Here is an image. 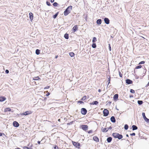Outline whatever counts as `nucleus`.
<instances>
[{
    "label": "nucleus",
    "mask_w": 149,
    "mask_h": 149,
    "mask_svg": "<svg viewBox=\"0 0 149 149\" xmlns=\"http://www.w3.org/2000/svg\"><path fill=\"white\" fill-rule=\"evenodd\" d=\"M145 61H141L139 62V65L143 64L145 63Z\"/></svg>",
    "instance_id": "58836bf2"
},
{
    "label": "nucleus",
    "mask_w": 149,
    "mask_h": 149,
    "mask_svg": "<svg viewBox=\"0 0 149 149\" xmlns=\"http://www.w3.org/2000/svg\"><path fill=\"white\" fill-rule=\"evenodd\" d=\"M87 112V110L86 108H83L81 109V113L82 115H86V114Z\"/></svg>",
    "instance_id": "6e6552de"
},
{
    "label": "nucleus",
    "mask_w": 149,
    "mask_h": 149,
    "mask_svg": "<svg viewBox=\"0 0 149 149\" xmlns=\"http://www.w3.org/2000/svg\"><path fill=\"white\" fill-rule=\"evenodd\" d=\"M74 122V121H72L70 122V123H67V125L68 126L70 125H72L73 123Z\"/></svg>",
    "instance_id": "72a5a7b5"
},
{
    "label": "nucleus",
    "mask_w": 149,
    "mask_h": 149,
    "mask_svg": "<svg viewBox=\"0 0 149 149\" xmlns=\"http://www.w3.org/2000/svg\"><path fill=\"white\" fill-rule=\"evenodd\" d=\"M111 81V77H110L108 78V81L110 82Z\"/></svg>",
    "instance_id": "603ef678"
},
{
    "label": "nucleus",
    "mask_w": 149,
    "mask_h": 149,
    "mask_svg": "<svg viewBox=\"0 0 149 149\" xmlns=\"http://www.w3.org/2000/svg\"><path fill=\"white\" fill-rule=\"evenodd\" d=\"M37 143L38 144H39L40 143V141H38Z\"/></svg>",
    "instance_id": "680f3d73"
},
{
    "label": "nucleus",
    "mask_w": 149,
    "mask_h": 149,
    "mask_svg": "<svg viewBox=\"0 0 149 149\" xmlns=\"http://www.w3.org/2000/svg\"><path fill=\"white\" fill-rule=\"evenodd\" d=\"M72 8V6H68L65 10L64 12V15L65 16H67L68 15L71 11Z\"/></svg>",
    "instance_id": "f257e3e1"
},
{
    "label": "nucleus",
    "mask_w": 149,
    "mask_h": 149,
    "mask_svg": "<svg viewBox=\"0 0 149 149\" xmlns=\"http://www.w3.org/2000/svg\"><path fill=\"white\" fill-rule=\"evenodd\" d=\"M29 17L30 20L32 22L33 19V15L32 13L30 12L29 14Z\"/></svg>",
    "instance_id": "1a4fd4ad"
},
{
    "label": "nucleus",
    "mask_w": 149,
    "mask_h": 149,
    "mask_svg": "<svg viewBox=\"0 0 149 149\" xmlns=\"http://www.w3.org/2000/svg\"><path fill=\"white\" fill-rule=\"evenodd\" d=\"M47 97H45V98H44V99L43 100V101H44V102H45L46 100H47Z\"/></svg>",
    "instance_id": "5fc2aeb1"
},
{
    "label": "nucleus",
    "mask_w": 149,
    "mask_h": 149,
    "mask_svg": "<svg viewBox=\"0 0 149 149\" xmlns=\"http://www.w3.org/2000/svg\"><path fill=\"white\" fill-rule=\"evenodd\" d=\"M112 136L114 138H118L119 139H120L123 137V135L122 134L116 133H113Z\"/></svg>",
    "instance_id": "f03ea898"
},
{
    "label": "nucleus",
    "mask_w": 149,
    "mask_h": 149,
    "mask_svg": "<svg viewBox=\"0 0 149 149\" xmlns=\"http://www.w3.org/2000/svg\"><path fill=\"white\" fill-rule=\"evenodd\" d=\"M50 1L51 3H52L54 2V0H50Z\"/></svg>",
    "instance_id": "6e6d98bb"
},
{
    "label": "nucleus",
    "mask_w": 149,
    "mask_h": 149,
    "mask_svg": "<svg viewBox=\"0 0 149 149\" xmlns=\"http://www.w3.org/2000/svg\"><path fill=\"white\" fill-rule=\"evenodd\" d=\"M3 134H4L2 133H1L0 132V136H1Z\"/></svg>",
    "instance_id": "4d7b16f0"
},
{
    "label": "nucleus",
    "mask_w": 149,
    "mask_h": 149,
    "mask_svg": "<svg viewBox=\"0 0 149 149\" xmlns=\"http://www.w3.org/2000/svg\"><path fill=\"white\" fill-rule=\"evenodd\" d=\"M118 72L120 77H122L123 75L120 71H119Z\"/></svg>",
    "instance_id": "37998d69"
},
{
    "label": "nucleus",
    "mask_w": 149,
    "mask_h": 149,
    "mask_svg": "<svg viewBox=\"0 0 149 149\" xmlns=\"http://www.w3.org/2000/svg\"><path fill=\"white\" fill-rule=\"evenodd\" d=\"M108 85L110 83V82L108 81Z\"/></svg>",
    "instance_id": "69168bd1"
},
{
    "label": "nucleus",
    "mask_w": 149,
    "mask_h": 149,
    "mask_svg": "<svg viewBox=\"0 0 149 149\" xmlns=\"http://www.w3.org/2000/svg\"><path fill=\"white\" fill-rule=\"evenodd\" d=\"M138 104L139 105H141L143 103V101L142 100H138L137 101Z\"/></svg>",
    "instance_id": "7c9ffc66"
},
{
    "label": "nucleus",
    "mask_w": 149,
    "mask_h": 149,
    "mask_svg": "<svg viewBox=\"0 0 149 149\" xmlns=\"http://www.w3.org/2000/svg\"><path fill=\"white\" fill-rule=\"evenodd\" d=\"M11 111V109L10 108H7L5 109V111Z\"/></svg>",
    "instance_id": "c85d7f7f"
},
{
    "label": "nucleus",
    "mask_w": 149,
    "mask_h": 149,
    "mask_svg": "<svg viewBox=\"0 0 149 149\" xmlns=\"http://www.w3.org/2000/svg\"><path fill=\"white\" fill-rule=\"evenodd\" d=\"M108 127H106L103 128L102 127L101 129V130H108Z\"/></svg>",
    "instance_id": "e433bc0d"
},
{
    "label": "nucleus",
    "mask_w": 149,
    "mask_h": 149,
    "mask_svg": "<svg viewBox=\"0 0 149 149\" xmlns=\"http://www.w3.org/2000/svg\"><path fill=\"white\" fill-rule=\"evenodd\" d=\"M118 94H115L113 97V100L116 101L117 100H118Z\"/></svg>",
    "instance_id": "4468645a"
},
{
    "label": "nucleus",
    "mask_w": 149,
    "mask_h": 149,
    "mask_svg": "<svg viewBox=\"0 0 149 149\" xmlns=\"http://www.w3.org/2000/svg\"><path fill=\"white\" fill-rule=\"evenodd\" d=\"M130 135L131 136H135V134L134 133H133L132 134H131Z\"/></svg>",
    "instance_id": "8fccbe9b"
},
{
    "label": "nucleus",
    "mask_w": 149,
    "mask_h": 149,
    "mask_svg": "<svg viewBox=\"0 0 149 149\" xmlns=\"http://www.w3.org/2000/svg\"><path fill=\"white\" fill-rule=\"evenodd\" d=\"M24 149H31V148H29L26 146H24L23 147Z\"/></svg>",
    "instance_id": "79ce46f5"
},
{
    "label": "nucleus",
    "mask_w": 149,
    "mask_h": 149,
    "mask_svg": "<svg viewBox=\"0 0 149 149\" xmlns=\"http://www.w3.org/2000/svg\"><path fill=\"white\" fill-rule=\"evenodd\" d=\"M133 97V95H130V98H131V97Z\"/></svg>",
    "instance_id": "e2e57ef3"
},
{
    "label": "nucleus",
    "mask_w": 149,
    "mask_h": 149,
    "mask_svg": "<svg viewBox=\"0 0 149 149\" xmlns=\"http://www.w3.org/2000/svg\"><path fill=\"white\" fill-rule=\"evenodd\" d=\"M130 91L131 93H135L134 91L132 89H131Z\"/></svg>",
    "instance_id": "a19ab883"
},
{
    "label": "nucleus",
    "mask_w": 149,
    "mask_h": 149,
    "mask_svg": "<svg viewBox=\"0 0 149 149\" xmlns=\"http://www.w3.org/2000/svg\"><path fill=\"white\" fill-rule=\"evenodd\" d=\"M148 86H148V84H147L146 85V86H145V87H148Z\"/></svg>",
    "instance_id": "338daca9"
},
{
    "label": "nucleus",
    "mask_w": 149,
    "mask_h": 149,
    "mask_svg": "<svg viewBox=\"0 0 149 149\" xmlns=\"http://www.w3.org/2000/svg\"><path fill=\"white\" fill-rule=\"evenodd\" d=\"M111 101H109V102L107 104V105H108V104H109V105H110L111 104Z\"/></svg>",
    "instance_id": "09e8293b"
},
{
    "label": "nucleus",
    "mask_w": 149,
    "mask_h": 149,
    "mask_svg": "<svg viewBox=\"0 0 149 149\" xmlns=\"http://www.w3.org/2000/svg\"><path fill=\"white\" fill-rule=\"evenodd\" d=\"M112 129V127H111V126H110L109 127H108V130H109V129L111 130Z\"/></svg>",
    "instance_id": "864d4df0"
},
{
    "label": "nucleus",
    "mask_w": 149,
    "mask_h": 149,
    "mask_svg": "<svg viewBox=\"0 0 149 149\" xmlns=\"http://www.w3.org/2000/svg\"><path fill=\"white\" fill-rule=\"evenodd\" d=\"M112 140V138L111 137H108L107 139V141L108 143H110Z\"/></svg>",
    "instance_id": "412c9836"
},
{
    "label": "nucleus",
    "mask_w": 149,
    "mask_h": 149,
    "mask_svg": "<svg viewBox=\"0 0 149 149\" xmlns=\"http://www.w3.org/2000/svg\"><path fill=\"white\" fill-rule=\"evenodd\" d=\"M97 38L96 37H94L93 38V40H92V42L93 43H95V42L97 41Z\"/></svg>",
    "instance_id": "2f4dec72"
},
{
    "label": "nucleus",
    "mask_w": 149,
    "mask_h": 149,
    "mask_svg": "<svg viewBox=\"0 0 149 149\" xmlns=\"http://www.w3.org/2000/svg\"><path fill=\"white\" fill-rule=\"evenodd\" d=\"M52 5L53 6H54V7H57L58 6H60V5H59L58 3L56 2H55L54 3L52 4Z\"/></svg>",
    "instance_id": "a878e982"
},
{
    "label": "nucleus",
    "mask_w": 149,
    "mask_h": 149,
    "mask_svg": "<svg viewBox=\"0 0 149 149\" xmlns=\"http://www.w3.org/2000/svg\"><path fill=\"white\" fill-rule=\"evenodd\" d=\"M36 54L37 55H39L40 54V50L39 49H36Z\"/></svg>",
    "instance_id": "b1692460"
},
{
    "label": "nucleus",
    "mask_w": 149,
    "mask_h": 149,
    "mask_svg": "<svg viewBox=\"0 0 149 149\" xmlns=\"http://www.w3.org/2000/svg\"><path fill=\"white\" fill-rule=\"evenodd\" d=\"M78 27L77 25H75L72 28V31L73 32H74L77 30Z\"/></svg>",
    "instance_id": "f8f14e48"
},
{
    "label": "nucleus",
    "mask_w": 149,
    "mask_h": 149,
    "mask_svg": "<svg viewBox=\"0 0 149 149\" xmlns=\"http://www.w3.org/2000/svg\"><path fill=\"white\" fill-rule=\"evenodd\" d=\"M93 139L96 142H98L99 141V138L96 136H94L93 137Z\"/></svg>",
    "instance_id": "aec40b11"
},
{
    "label": "nucleus",
    "mask_w": 149,
    "mask_h": 149,
    "mask_svg": "<svg viewBox=\"0 0 149 149\" xmlns=\"http://www.w3.org/2000/svg\"><path fill=\"white\" fill-rule=\"evenodd\" d=\"M64 38L66 39H68L69 38V34L66 33L64 35Z\"/></svg>",
    "instance_id": "5701e85b"
},
{
    "label": "nucleus",
    "mask_w": 149,
    "mask_h": 149,
    "mask_svg": "<svg viewBox=\"0 0 149 149\" xmlns=\"http://www.w3.org/2000/svg\"><path fill=\"white\" fill-rule=\"evenodd\" d=\"M108 45H109V51H111V47L110 44H109Z\"/></svg>",
    "instance_id": "ea45409f"
},
{
    "label": "nucleus",
    "mask_w": 149,
    "mask_h": 149,
    "mask_svg": "<svg viewBox=\"0 0 149 149\" xmlns=\"http://www.w3.org/2000/svg\"><path fill=\"white\" fill-rule=\"evenodd\" d=\"M144 120L147 123H149V119L148 118H146Z\"/></svg>",
    "instance_id": "4c0bfd02"
},
{
    "label": "nucleus",
    "mask_w": 149,
    "mask_h": 149,
    "mask_svg": "<svg viewBox=\"0 0 149 149\" xmlns=\"http://www.w3.org/2000/svg\"><path fill=\"white\" fill-rule=\"evenodd\" d=\"M50 95V93L49 92H48L47 93L46 95L47 96H49Z\"/></svg>",
    "instance_id": "3c124183"
},
{
    "label": "nucleus",
    "mask_w": 149,
    "mask_h": 149,
    "mask_svg": "<svg viewBox=\"0 0 149 149\" xmlns=\"http://www.w3.org/2000/svg\"><path fill=\"white\" fill-rule=\"evenodd\" d=\"M147 84L149 86V82H148V83Z\"/></svg>",
    "instance_id": "774afa93"
},
{
    "label": "nucleus",
    "mask_w": 149,
    "mask_h": 149,
    "mask_svg": "<svg viewBox=\"0 0 149 149\" xmlns=\"http://www.w3.org/2000/svg\"><path fill=\"white\" fill-rule=\"evenodd\" d=\"M13 125L15 127H17L19 126V124L16 121H14L13 123Z\"/></svg>",
    "instance_id": "ddd939ff"
},
{
    "label": "nucleus",
    "mask_w": 149,
    "mask_h": 149,
    "mask_svg": "<svg viewBox=\"0 0 149 149\" xmlns=\"http://www.w3.org/2000/svg\"><path fill=\"white\" fill-rule=\"evenodd\" d=\"M58 57V55H57V56H56L55 57V58H57Z\"/></svg>",
    "instance_id": "0e129e2a"
},
{
    "label": "nucleus",
    "mask_w": 149,
    "mask_h": 149,
    "mask_svg": "<svg viewBox=\"0 0 149 149\" xmlns=\"http://www.w3.org/2000/svg\"><path fill=\"white\" fill-rule=\"evenodd\" d=\"M33 80H38L39 79H40V78L38 76H37L33 77Z\"/></svg>",
    "instance_id": "393cba45"
},
{
    "label": "nucleus",
    "mask_w": 149,
    "mask_h": 149,
    "mask_svg": "<svg viewBox=\"0 0 149 149\" xmlns=\"http://www.w3.org/2000/svg\"><path fill=\"white\" fill-rule=\"evenodd\" d=\"M141 68H142L143 69V70H144L143 72H146V69L145 67L144 66H142L141 65H138L137 66H136L135 67V68L134 69V73H135V72H136L135 69H140Z\"/></svg>",
    "instance_id": "7ed1b4c3"
},
{
    "label": "nucleus",
    "mask_w": 149,
    "mask_h": 149,
    "mask_svg": "<svg viewBox=\"0 0 149 149\" xmlns=\"http://www.w3.org/2000/svg\"><path fill=\"white\" fill-rule=\"evenodd\" d=\"M103 112V116L105 117L107 116L109 113V112L108 110L106 109H104Z\"/></svg>",
    "instance_id": "39448f33"
},
{
    "label": "nucleus",
    "mask_w": 149,
    "mask_h": 149,
    "mask_svg": "<svg viewBox=\"0 0 149 149\" xmlns=\"http://www.w3.org/2000/svg\"><path fill=\"white\" fill-rule=\"evenodd\" d=\"M69 55L71 57H73L74 55V54L73 52H70Z\"/></svg>",
    "instance_id": "c756f323"
},
{
    "label": "nucleus",
    "mask_w": 149,
    "mask_h": 149,
    "mask_svg": "<svg viewBox=\"0 0 149 149\" xmlns=\"http://www.w3.org/2000/svg\"><path fill=\"white\" fill-rule=\"evenodd\" d=\"M102 21L101 19H98L96 21V23L98 25H100L102 23Z\"/></svg>",
    "instance_id": "a211bd4d"
},
{
    "label": "nucleus",
    "mask_w": 149,
    "mask_h": 149,
    "mask_svg": "<svg viewBox=\"0 0 149 149\" xmlns=\"http://www.w3.org/2000/svg\"><path fill=\"white\" fill-rule=\"evenodd\" d=\"M92 47L93 48H95L96 47V45L95 43H93L92 45Z\"/></svg>",
    "instance_id": "cd10ccee"
},
{
    "label": "nucleus",
    "mask_w": 149,
    "mask_h": 149,
    "mask_svg": "<svg viewBox=\"0 0 149 149\" xmlns=\"http://www.w3.org/2000/svg\"><path fill=\"white\" fill-rule=\"evenodd\" d=\"M47 5L48 6H52L51 4L49 2L47 1L46 2Z\"/></svg>",
    "instance_id": "c9c22d12"
},
{
    "label": "nucleus",
    "mask_w": 149,
    "mask_h": 149,
    "mask_svg": "<svg viewBox=\"0 0 149 149\" xmlns=\"http://www.w3.org/2000/svg\"><path fill=\"white\" fill-rule=\"evenodd\" d=\"M124 128L125 130H128L129 128V126L127 124H126L125 125Z\"/></svg>",
    "instance_id": "473e14b6"
},
{
    "label": "nucleus",
    "mask_w": 149,
    "mask_h": 149,
    "mask_svg": "<svg viewBox=\"0 0 149 149\" xmlns=\"http://www.w3.org/2000/svg\"><path fill=\"white\" fill-rule=\"evenodd\" d=\"M6 99V97L4 96H1L0 97V102H2L5 100Z\"/></svg>",
    "instance_id": "6ab92c4d"
},
{
    "label": "nucleus",
    "mask_w": 149,
    "mask_h": 149,
    "mask_svg": "<svg viewBox=\"0 0 149 149\" xmlns=\"http://www.w3.org/2000/svg\"><path fill=\"white\" fill-rule=\"evenodd\" d=\"M79 127L83 130H87L88 129V126L86 125H82L79 126Z\"/></svg>",
    "instance_id": "20e7f679"
},
{
    "label": "nucleus",
    "mask_w": 149,
    "mask_h": 149,
    "mask_svg": "<svg viewBox=\"0 0 149 149\" xmlns=\"http://www.w3.org/2000/svg\"><path fill=\"white\" fill-rule=\"evenodd\" d=\"M126 83L128 84H132L133 81L129 79H127L125 80Z\"/></svg>",
    "instance_id": "9d476101"
},
{
    "label": "nucleus",
    "mask_w": 149,
    "mask_h": 149,
    "mask_svg": "<svg viewBox=\"0 0 149 149\" xmlns=\"http://www.w3.org/2000/svg\"><path fill=\"white\" fill-rule=\"evenodd\" d=\"M89 96H87L86 95H84L83 97L81 99V100L82 101H84L86 99V98H88Z\"/></svg>",
    "instance_id": "4be33fe9"
},
{
    "label": "nucleus",
    "mask_w": 149,
    "mask_h": 149,
    "mask_svg": "<svg viewBox=\"0 0 149 149\" xmlns=\"http://www.w3.org/2000/svg\"><path fill=\"white\" fill-rule=\"evenodd\" d=\"M77 103H80L81 104H84V102L82 101H81V100H79L77 101Z\"/></svg>",
    "instance_id": "c03bdc74"
},
{
    "label": "nucleus",
    "mask_w": 149,
    "mask_h": 149,
    "mask_svg": "<svg viewBox=\"0 0 149 149\" xmlns=\"http://www.w3.org/2000/svg\"><path fill=\"white\" fill-rule=\"evenodd\" d=\"M99 102L97 101H93L92 102H91L90 103V105H97L98 104Z\"/></svg>",
    "instance_id": "f3484780"
},
{
    "label": "nucleus",
    "mask_w": 149,
    "mask_h": 149,
    "mask_svg": "<svg viewBox=\"0 0 149 149\" xmlns=\"http://www.w3.org/2000/svg\"><path fill=\"white\" fill-rule=\"evenodd\" d=\"M54 149H57L58 148V147L56 145H55L54 146Z\"/></svg>",
    "instance_id": "de8ad7c7"
},
{
    "label": "nucleus",
    "mask_w": 149,
    "mask_h": 149,
    "mask_svg": "<svg viewBox=\"0 0 149 149\" xmlns=\"http://www.w3.org/2000/svg\"><path fill=\"white\" fill-rule=\"evenodd\" d=\"M92 132V131H88V133L90 134Z\"/></svg>",
    "instance_id": "052dcab7"
},
{
    "label": "nucleus",
    "mask_w": 149,
    "mask_h": 149,
    "mask_svg": "<svg viewBox=\"0 0 149 149\" xmlns=\"http://www.w3.org/2000/svg\"><path fill=\"white\" fill-rule=\"evenodd\" d=\"M72 142L73 145L75 147L78 148H79V146H80V144L79 143H78L77 142H76L73 141H72Z\"/></svg>",
    "instance_id": "0eeeda50"
},
{
    "label": "nucleus",
    "mask_w": 149,
    "mask_h": 149,
    "mask_svg": "<svg viewBox=\"0 0 149 149\" xmlns=\"http://www.w3.org/2000/svg\"><path fill=\"white\" fill-rule=\"evenodd\" d=\"M104 23L107 24H108L110 23V20L108 18L105 17L104 19Z\"/></svg>",
    "instance_id": "9b49d317"
},
{
    "label": "nucleus",
    "mask_w": 149,
    "mask_h": 149,
    "mask_svg": "<svg viewBox=\"0 0 149 149\" xmlns=\"http://www.w3.org/2000/svg\"><path fill=\"white\" fill-rule=\"evenodd\" d=\"M87 16H85L84 18L85 19V20L87 21Z\"/></svg>",
    "instance_id": "13d9d810"
},
{
    "label": "nucleus",
    "mask_w": 149,
    "mask_h": 149,
    "mask_svg": "<svg viewBox=\"0 0 149 149\" xmlns=\"http://www.w3.org/2000/svg\"><path fill=\"white\" fill-rule=\"evenodd\" d=\"M101 91V90L100 89H99L98 90V92H100Z\"/></svg>",
    "instance_id": "bf43d9fd"
},
{
    "label": "nucleus",
    "mask_w": 149,
    "mask_h": 149,
    "mask_svg": "<svg viewBox=\"0 0 149 149\" xmlns=\"http://www.w3.org/2000/svg\"><path fill=\"white\" fill-rule=\"evenodd\" d=\"M32 113V112L31 111H26L24 112L20 113V115H24L25 116H26L31 114Z\"/></svg>",
    "instance_id": "423d86ee"
},
{
    "label": "nucleus",
    "mask_w": 149,
    "mask_h": 149,
    "mask_svg": "<svg viewBox=\"0 0 149 149\" xmlns=\"http://www.w3.org/2000/svg\"><path fill=\"white\" fill-rule=\"evenodd\" d=\"M142 115L143 117V118L144 120L146 118V116H145V113H144V112L142 113Z\"/></svg>",
    "instance_id": "f704fd0d"
},
{
    "label": "nucleus",
    "mask_w": 149,
    "mask_h": 149,
    "mask_svg": "<svg viewBox=\"0 0 149 149\" xmlns=\"http://www.w3.org/2000/svg\"><path fill=\"white\" fill-rule=\"evenodd\" d=\"M5 72L6 74H8L9 73V71L8 70H6L5 71Z\"/></svg>",
    "instance_id": "49530a36"
},
{
    "label": "nucleus",
    "mask_w": 149,
    "mask_h": 149,
    "mask_svg": "<svg viewBox=\"0 0 149 149\" xmlns=\"http://www.w3.org/2000/svg\"><path fill=\"white\" fill-rule=\"evenodd\" d=\"M110 120L113 123H115L116 121L115 118L114 116H112L111 117Z\"/></svg>",
    "instance_id": "dca6fc26"
},
{
    "label": "nucleus",
    "mask_w": 149,
    "mask_h": 149,
    "mask_svg": "<svg viewBox=\"0 0 149 149\" xmlns=\"http://www.w3.org/2000/svg\"><path fill=\"white\" fill-rule=\"evenodd\" d=\"M59 13V12L56 13L53 16V17L54 19H55L58 15Z\"/></svg>",
    "instance_id": "bb28decb"
},
{
    "label": "nucleus",
    "mask_w": 149,
    "mask_h": 149,
    "mask_svg": "<svg viewBox=\"0 0 149 149\" xmlns=\"http://www.w3.org/2000/svg\"><path fill=\"white\" fill-rule=\"evenodd\" d=\"M49 88H50V86H47L44 88V89H45V90Z\"/></svg>",
    "instance_id": "a18cd8bd"
},
{
    "label": "nucleus",
    "mask_w": 149,
    "mask_h": 149,
    "mask_svg": "<svg viewBox=\"0 0 149 149\" xmlns=\"http://www.w3.org/2000/svg\"><path fill=\"white\" fill-rule=\"evenodd\" d=\"M132 128V130H135L138 129L137 127L135 125H133L132 126V127L130 128L131 130Z\"/></svg>",
    "instance_id": "2eb2a0df"
}]
</instances>
